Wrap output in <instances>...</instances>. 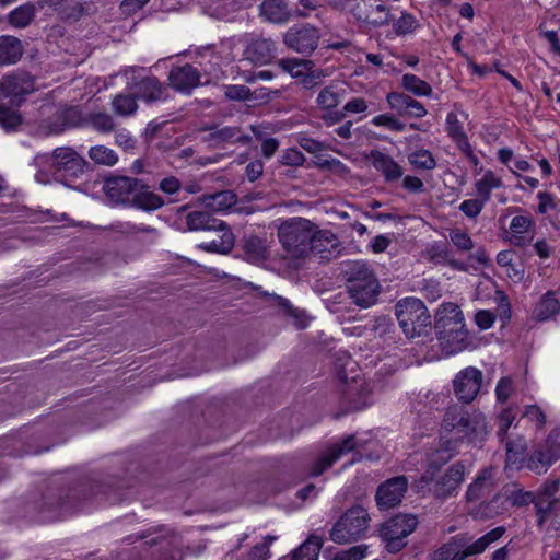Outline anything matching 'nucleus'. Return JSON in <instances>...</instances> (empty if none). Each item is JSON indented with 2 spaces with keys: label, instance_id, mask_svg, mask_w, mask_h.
<instances>
[{
  "label": "nucleus",
  "instance_id": "obj_11",
  "mask_svg": "<svg viewBox=\"0 0 560 560\" xmlns=\"http://www.w3.org/2000/svg\"><path fill=\"white\" fill-rule=\"evenodd\" d=\"M202 131H208L203 141L213 148H223L226 144L246 145L252 141L250 136L245 133L240 126L211 125L205 126Z\"/></svg>",
  "mask_w": 560,
  "mask_h": 560
},
{
  "label": "nucleus",
  "instance_id": "obj_43",
  "mask_svg": "<svg viewBox=\"0 0 560 560\" xmlns=\"http://www.w3.org/2000/svg\"><path fill=\"white\" fill-rule=\"evenodd\" d=\"M319 536L311 535L294 552L292 560H316L323 546Z\"/></svg>",
  "mask_w": 560,
  "mask_h": 560
},
{
  "label": "nucleus",
  "instance_id": "obj_51",
  "mask_svg": "<svg viewBox=\"0 0 560 560\" xmlns=\"http://www.w3.org/2000/svg\"><path fill=\"white\" fill-rule=\"evenodd\" d=\"M408 161L416 168L433 170L436 166L434 156L429 150H417L408 155Z\"/></svg>",
  "mask_w": 560,
  "mask_h": 560
},
{
  "label": "nucleus",
  "instance_id": "obj_55",
  "mask_svg": "<svg viewBox=\"0 0 560 560\" xmlns=\"http://www.w3.org/2000/svg\"><path fill=\"white\" fill-rule=\"evenodd\" d=\"M395 33L399 36L412 33L418 27V21L416 18L408 13L401 12V15L393 24Z\"/></svg>",
  "mask_w": 560,
  "mask_h": 560
},
{
  "label": "nucleus",
  "instance_id": "obj_16",
  "mask_svg": "<svg viewBox=\"0 0 560 560\" xmlns=\"http://www.w3.org/2000/svg\"><path fill=\"white\" fill-rule=\"evenodd\" d=\"M408 488L406 476H396L381 483L375 493V502L380 510H389L397 506Z\"/></svg>",
  "mask_w": 560,
  "mask_h": 560
},
{
  "label": "nucleus",
  "instance_id": "obj_17",
  "mask_svg": "<svg viewBox=\"0 0 560 560\" xmlns=\"http://www.w3.org/2000/svg\"><path fill=\"white\" fill-rule=\"evenodd\" d=\"M140 180L128 176H112L105 179L103 190L106 197L117 205H129Z\"/></svg>",
  "mask_w": 560,
  "mask_h": 560
},
{
  "label": "nucleus",
  "instance_id": "obj_37",
  "mask_svg": "<svg viewBox=\"0 0 560 560\" xmlns=\"http://www.w3.org/2000/svg\"><path fill=\"white\" fill-rule=\"evenodd\" d=\"M236 195L231 190H222L212 195H205L201 198L202 203L215 212L229 210L236 203Z\"/></svg>",
  "mask_w": 560,
  "mask_h": 560
},
{
  "label": "nucleus",
  "instance_id": "obj_31",
  "mask_svg": "<svg viewBox=\"0 0 560 560\" xmlns=\"http://www.w3.org/2000/svg\"><path fill=\"white\" fill-rule=\"evenodd\" d=\"M24 47L22 42L11 35L0 36V65L8 66L16 63L23 56Z\"/></svg>",
  "mask_w": 560,
  "mask_h": 560
},
{
  "label": "nucleus",
  "instance_id": "obj_23",
  "mask_svg": "<svg viewBox=\"0 0 560 560\" xmlns=\"http://www.w3.org/2000/svg\"><path fill=\"white\" fill-rule=\"evenodd\" d=\"M386 102L400 116L422 118L428 114L422 103L402 92H389Z\"/></svg>",
  "mask_w": 560,
  "mask_h": 560
},
{
  "label": "nucleus",
  "instance_id": "obj_3",
  "mask_svg": "<svg viewBox=\"0 0 560 560\" xmlns=\"http://www.w3.org/2000/svg\"><path fill=\"white\" fill-rule=\"evenodd\" d=\"M345 278L350 298L358 306L366 308L376 302L380 283L366 262L354 261L349 265Z\"/></svg>",
  "mask_w": 560,
  "mask_h": 560
},
{
  "label": "nucleus",
  "instance_id": "obj_58",
  "mask_svg": "<svg viewBox=\"0 0 560 560\" xmlns=\"http://www.w3.org/2000/svg\"><path fill=\"white\" fill-rule=\"evenodd\" d=\"M451 242L463 252H469L474 248L475 243L471 237L460 229H453L450 231Z\"/></svg>",
  "mask_w": 560,
  "mask_h": 560
},
{
  "label": "nucleus",
  "instance_id": "obj_18",
  "mask_svg": "<svg viewBox=\"0 0 560 560\" xmlns=\"http://www.w3.org/2000/svg\"><path fill=\"white\" fill-rule=\"evenodd\" d=\"M435 334L441 350L446 355L462 352L469 348L471 343L465 323L457 325V327L438 330Z\"/></svg>",
  "mask_w": 560,
  "mask_h": 560
},
{
  "label": "nucleus",
  "instance_id": "obj_46",
  "mask_svg": "<svg viewBox=\"0 0 560 560\" xmlns=\"http://www.w3.org/2000/svg\"><path fill=\"white\" fill-rule=\"evenodd\" d=\"M40 513L43 521L51 522L72 513V508L70 506L69 500H62L57 504L45 503V506Z\"/></svg>",
  "mask_w": 560,
  "mask_h": 560
},
{
  "label": "nucleus",
  "instance_id": "obj_44",
  "mask_svg": "<svg viewBox=\"0 0 560 560\" xmlns=\"http://www.w3.org/2000/svg\"><path fill=\"white\" fill-rule=\"evenodd\" d=\"M401 88L415 96H431L432 86L421 78L412 73H405L401 78Z\"/></svg>",
  "mask_w": 560,
  "mask_h": 560
},
{
  "label": "nucleus",
  "instance_id": "obj_1",
  "mask_svg": "<svg viewBox=\"0 0 560 560\" xmlns=\"http://www.w3.org/2000/svg\"><path fill=\"white\" fill-rule=\"evenodd\" d=\"M443 429L454 433L457 439L466 440L477 445L482 443L489 434L486 417L479 410H467L462 406H451L446 409L443 419Z\"/></svg>",
  "mask_w": 560,
  "mask_h": 560
},
{
  "label": "nucleus",
  "instance_id": "obj_26",
  "mask_svg": "<svg viewBox=\"0 0 560 560\" xmlns=\"http://www.w3.org/2000/svg\"><path fill=\"white\" fill-rule=\"evenodd\" d=\"M495 487L494 469L487 467L480 470L474 481L468 486L465 497L468 502H477L489 495Z\"/></svg>",
  "mask_w": 560,
  "mask_h": 560
},
{
  "label": "nucleus",
  "instance_id": "obj_36",
  "mask_svg": "<svg viewBox=\"0 0 560 560\" xmlns=\"http://www.w3.org/2000/svg\"><path fill=\"white\" fill-rule=\"evenodd\" d=\"M503 495L506 499L508 510L510 506L523 508L533 503L535 494L530 491H525L517 483L506 485L502 489Z\"/></svg>",
  "mask_w": 560,
  "mask_h": 560
},
{
  "label": "nucleus",
  "instance_id": "obj_39",
  "mask_svg": "<svg viewBox=\"0 0 560 560\" xmlns=\"http://www.w3.org/2000/svg\"><path fill=\"white\" fill-rule=\"evenodd\" d=\"M502 186L501 177L497 176L493 171L487 170L482 177L475 183L476 195L485 202H488L491 199V191Z\"/></svg>",
  "mask_w": 560,
  "mask_h": 560
},
{
  "label": "nucleus",
  "instance_id": "obj_56",
  "mask_svg": "<svg viewBox=\"0 0 560 560\" xmlns=\"http://www.w3.org/2000/svg\"><path fill=\"white\" fill-rule=\"evenodd\" d=\"M516 411L513 408L503 409L498 416V438L503 441L508 430L515 420Z\"/></svg>",
  "mask_w": 560,
  "mask_h": 560
},
{
  "label": "nucleus",
  "instance_id": "obj_33",
  "mask_svg": "<svg viewBox=\"0 0 560 560\" xmlns=\"http://www.w3.org/2000/svg\"><path fill=\"white\" fill-rule=\"evenodd\" d=\"M186 225L189 231H212L224 229V221L215 219L207 211H191L186 214Z\"/></svg>",
  "mask_w": 560,
  "mask_h": 560
},
{
  "label": "nucleus",
  "instance_id": "obj_5",
  "mask_svg": "<svg viewBox=\"0 0 560 560\" xmlns=\"http://www.w3.org/2000/svg\"><path fill=\"white\" fill-rule=\"evenodd\" d=\"M371 516L363 505L347 509L334 524L330 539L339 545L351 544L365 537L370 529Z\"/></svg>",
  "mask_w": 560,
  "mask_h": 560
},
{
  "label": "nucleus",
  "instance_id": "obj_49",
  "mask_svg": "<svg viewBox=\"0 0 560 560\" xmlns=\"http://www.w3.org/2000/svg\"><path fill=\"white\" fill-rule=\"evenodd\" d=\"M58 120L61 122V127L51 128L49 133L57 135L62 132L66 128L79 126L81 121V113L78 108L70 107L59 114Z\"/></svg>",
  "mask_w": 560,
  "mask_h": 560
},
{
  "label": "nucleus",
  "instance_id": "obj_4",
  "mask_svg": "<svg viewBox=\"0 0 560 560\" xmlns=\"http://www.w3.org/2000/svg\"><path fill=\"white\" fill-rule=\"evenodd\" d=\"M466 475V467L462 462L451 465L441 476L435 479V470L430 467L413 482L417 492H423L427 488L438 499H446L457 493Z\"/></svg>",
  "mask_w": 560,
  "mask_h": 560
},
{
  "label": "nucleus",
  "instance_id": "obj_45",
  "mask_svg": "<svg viewBox=\"0 0 560 560\" xmlns=\"http://www.w3.org/2000/svg\"><path fill=\"white\" fill-rule=\"evenodd\" d=\"M88 155L95 164L103 166H114L118 162L117 153L102 144L91 147Z\"/></svg>",
  "mask_w": 560,
  "mask_h": 560
},
{
  "label": "nucleus",
  "instance_id": "obj_2",
  "mask_svg": "<svg viewBox=\"0 0 560 560\" xmlns=\"http://www.w3.org/2000/svg\"><path fill=\"white\" fill-rule=\"evenodd\" d=\"M504 533V527H495L471 544H469L466 535L453 536L431 553L430 560H466L468 557L482 553L490 545L498 541Z\"/></svg>",
  "mask_w": 560,
  "mask_h": 560
},
{
  "label": "nucleus",
  "instance_id": "obj_22",
  "mask_svg": "<svg viewBox=\"0 0 560 560\" xmlns=\"http://www.w3.org/2000/svg\"><path fill=\"white\" fill-rule=\"evenodd\" d=\"M312 250L319 256L320 259L330 260L340 253V241L330 230H317L313 228L312 233Z\"/></svg>",
  "mask_w": 560,
  "mask_h": 560
},
{
  "label": "nucleus",
  "instance_id": "obj_53",
  "mask_svg": "<svg viewBox=\"0 0 560 560\" xmlns=\"http://www.w3.org/2000/svg\"><path fill=\"white\" fill-rule=\"evenodd\" d=\"M316 103L322 109H332L339 105L340 95L334 85H328L319 92Z\"/></svg>",
  "mask_w": 560,
  "mask_h": 560
},
{
  "label": "nucleus",
  "instance_id": "obj_42",
  "mask_svg": "<svg viewBox=\"0 0 560 560\" xmlns=\"http://www.w3.org/2000/svg\"><path fill=\"white\" fill-rule=\"evenodd\" d=\"M455 110L450 112L446 116V132L454 140L463 139L467 135L464 130L463 120L460 117L466 120L468 115L458 108L457 104L454 105Z\"/></svg>",
  "mask_w": 560,
  "mask_h": 560
},
{
  "label": "nucleus",
  "instance_id": "obj_28",
  "mask_svg": "<svg viewBox=\"0 0 560 560\" xmlns=\"http://www.w3.org/2000/svg\"><path fill=\"white\" fill-rule=\"evenodd\" d=\"M244 258L252 264H261L269 257L267 240L255 234H246L242 240Z\"/></svg>",
  "mask_w": 560,
  "mask_h": 560
},
{
  "label": "nucleus",
  "instance_id": "obj_54",
  "mask_svg": "<svg viewBox=\"0 0 560 560\" xmlns=\"http://www.w3.org/2000/svg\"><path fill=\"white\" fill-rule=\"evenodd\" d=\"M277 300H278L279 306H281L284 310L287 315H289L292 318H294V325L299 329H303V328H305L307 326L308 318H307V316L305 315L304 312L299 311L298 308H294L291 305L290 301L284 299V298L277 296Z\"/></svg>",
  "mask_w": 560,
  "mask_h": 560
},
{
  "label": "nucleus",
  "instance_id": "obj_14",
  "mask_svg": "<svg viewBox=\"0 0 560 560\" xmlns=\"http://www.w3.org/2000/svg\"><path fill=\"white\" fill-rule=\"evenodd\" d=\"M483 375L474 366L459 371L453 380V388L457 398L465 402H471L480 392Z\"/></svg>",
  "mask_w": 560,
  "mask_h": 560
},
{
  "label": "nucleus",
  "instance_id": "obj_9",
  "mask_svg": "<svg viewBox=\"0 0 560 560\" xmlns=\"http://www.w3.org/2000/svg\"><path fill=\"white\" fill-rule=\"evenodd\" d=\"M144 71L141 67H130L124 71L128 78V89L147 103L165 101L168 97L167 86L154 75H142Z\"/></svg>",
  "mask_w": 560,
  "mask_h": 560
},
{
  "label": "nucleus",
  "instance_id": "obj_62",
  "mask_svg": "<svg viewBox=\"0 0 560 560\" xmlns=\"http://www.w3.org/2000/svg\"><path fill=\"white\" fill-rule=\"evenodd\" d=\"M514 392L513 382L510 377H501L495 387L497 400L505 404Z\"/></svg>",
  "mask_w": 560,
  "mask_h": 560
},
{
  "label": "nucleus",
  "instance_id": "obj_6",
  "mask_svg": "<svg viewBox=\"0 0 560 560\" xmlns=\"http://www.w3.org/2000/svg\"><path fill=\"white\" fill-rule=\"evenodd\" d=\"M314 224L303 218H291L278 228V238L283 249L292 258H302L312 250Z\"/></svg>",
  "mask_w": 560,
  "mask_h": 560
},
{
  "label": "nucleus",
  "instance_id": "obj_48",
  "mask_svg": "<svg viewBox=\"0 0 560 560\" xmlns=\"http://www.w3.org/2000/svg\"><path fill=\"white\" fill-rule=\"evenodd\" d=\"M136 96L119 94L116 95L112 102L113 109L115 114L120 116H130L135 114L138 109V104L136 102Z\"/></svg>",
  "mask_w": 560,
  "mask_h": 560
},
{
  "label": "nucleus",
  "instance_id": "obj_32",
  "mask_svg": "<svg viewBox=\"0 0 560 560\" xmlns=\"http://www.w3.org/2000/svg\"><path fill=\"white\" fill-rule=\"evenodd\" d=\"M165 205L164 199L151 191L149 187L140 180V186L135 191L130 206L144 211H155Z\"/></svg>",
  "mask_w": 560,
  "mask_h": 560
},
{
  "label": "nucleus",
  "instance_id": "obj_63",
  "mask_svg": "<svg viewBox=\"0 0 560 560\" xmlns=\"http://www.w3.org/2000/svg\"><path fill=\"white\" fill-rule=\"evenodd\" d=\"M304 161L305 156L296 148L287 149L281 156V163L289 166L303 165Z\"/></svg>",
  "mask_w": 560,
  "mask_h": 560
},
{
  "label": "nucleus",
  "instance_id": "obj_64",
  "mask_svg": "<svg viewBox=\"0 0 560 560\" xmlns=\"http://www.w3.org/2000/svg\"><path fill=\"white\" fill-rule=\"evenodd\" d=\"M544 447L556 460L560 458V429H555L549 433Z\"/></svg>",
  "mask_w": 560,
  "mask_h": 560
},
{
  "label": "nucleus",
  "instance_id": "obj_35",
  "mask_svg": "<svg viewBox=\"0 0 560 560\" xmlns=\"http://www.w3.org/2000/svg\"><path fill=\"white\" fill-rule=\"evenodd\" d=\"M560 312V302L553 291L546 292L533 310V317L546 322Z\"/></svg>",
  "mask_w": 560,
  "mask_h": 560
},
{
  "label": "nucleus",
  "instance_id": "obj_25",
  "mask_svg": "<svg viewBox=\"0 0 560 560\" xmlns=\"http://www.w3.org/2000/svg\"><path fill=\"white\" fill-rule=\"evenodd\" d=\"M259 16L271 24H284L292 18L288 0H260Z\"/></svg>",
  "mask_w": 560,
  "mask_h": 560
},
{
  "label": "nucleus",
  "instance_id": "obj_47",
  "mask_svg": "<svg viewBox=\"0 0 560 560\" xmlns=\"http://www.w3.org/2000/svg\"><path fill=\"white\" fill-rule=\"evenodd\" d=\"M86 122L101 133L112 132L116 127L114 118L109 114L102 112L89 114Z\"/></svg>",
  "mask_w": 560,
  "mask_h": 560
},
{
  "label": "nucleus",
  "instance_id": "obj_21",
  "mask_svg": "<svg viewBox=\"0 0 560 560\" xmlns=\"http://www.w3.org/2000/svg\"><path fill=\"white\" fill-rule=\"evenodd\" d=\"M354 448V435L347 436L340 443L329 447L317 460L314 462L311 468V475L314 477L322 475L325 470L331 467L334 463Z\"/></svg>",
  "mask_w": 560,
  "mask_h": 560
},
{
  "label": "nucleus",
  "instance_id": "obj_41",
  "mask_svg": "<svg viewBox=\"0 0 560 560\" xmlns=\"http://www.w3.org/2000/svg\"><path fill=\"white\" fill-rule=\"evenodd\" d=\"M556 462V458L542 446L535 450L526 460V467L541 475Z\"/></svg>",
  "mask_w": 560,
  "mask_h": 560
},
{
  "label": "nucleus",
  "instance_id": "obj_57",
  "mask_svg": "<svg viewBox=\"0 0 560 560\" xmlns=\"http://www.w3.org/2000/svg\"><path fill=\"white\" fill-rule=\"evenodd\" d=\"M376 127H385L392 131H404L405 124L390 114H381L373 117L371 121Z\"/></svg>",
  "mask_w": 560,
  "mask_h": 560
},
{
  "label": "nucleus",
  "instance_id": "obj_40",
  "mask_svg": "<svg viewBox=\"0 0 560 560\" xmlns=\"http://www.w3.org/2000/svg\"><path fill=\"white\" fill-rule=\"evenodd\" d=\"M526 441L523 438L509 440L506 442V467L520 469L523 466L524 453L526 451Z\"/></svg>",
  "mask_w": 560,
  "mask_h": 560
},
{
  "label": "nucleus",
  "instance_id": "obj_38",
  "mask_svg": "<svg viewBox=\"0 0 560 560\" xmlns=\"http://www.w3.org/2000/svg\"><path fill=\"white\" fill-rule=\"evenodd\" d=\"M36 16V5L31 2H26L8 14V22L15 28L27 27Z\"/></svg>",
  "mask_w": 560,
  "mask_h": 560
},
{
  "label": "nucleus",
  "instance_id": "obj_24",
  "mask_svg": "<svg viewBox=\"0 0 560 560\" xmlns=\"http://www.w3.org/2000/svg\"><path fill=\"white\" fill-rule=\"evenodd\" d=\"M275 42L261 36L252 38L244 50L245 59L255 65H267L275 58Z\"/></svg>",
  "mask_w": 560,
  "mask_h": 560
},
{
  "label": "nucleus",
  "instance_id": "obj_20",
  "mask_svg": "<svg viewBox=\"0 0 560 560\" xmlns=\"http://www.w3.org/2000/svg\"><path fill=\"white\" fill-rule=\"evenodd\" d=\"M200 78L199 70L189 63L172 67L167 77L172 89L187 95L200 85Z\"/></svg>",
  "mask_w": 560,
  "mask_h": 560
},
{
  "label": "nucleus",
  "instance_id": "obj_34",
  "mask_svg": "<svg viewBox=\"0 0 560 560\" xmlns=\"http://www.w3.org/2000/svg\"><path fill=\"white\" fill-rule=\"evenodd\" d=\"M221 235L211 242L200 243L198 247L208 253L228 255L232 252L235 244V236L229 225L224 222V229H218Z\"/></svg>",
  "mask_w": 560,
  "mask_h": 560
},
{
  "label": "nucleus",
  "instance_id": "obj_15",
  "mask_svg": "<svg viewBox=\"0 0 560 560\" xmlns=\"http://www.w3.org/2000/svg\"><path fill=\"white\" fill-rule=\"evenodd\" d=\"M51 167L63 176L78 177L84 173L88 162L71 148H56L51 153Z\"/></svg>",
  "mask_w": 560,
  "mask_h": 560
},
{
  "label": "nucleus",
  "instance_id": "obj_30",
  "mask_svg": "<svg viewBox=\"0 0 560 560\" xmlns=\"http://www.w3.org/2000/svg\"><path fill=\"white\" fill-rule=\"evenodd\" d=\"M465 323L462 310L455 303L442 304L435 314L434 329L443 330L444 328L457 327V325Z\"/></svg>",
  "mask_w": 560,
  "mask_h": 560
},
{
  "label": "nucleus",
  "instance_id": "obj_19",
  "mask_svg": "<svg viewBox=\"0 0 560 560\" xmlns=\"http://www.w3.org/2000/svg\"><path fill=\"white\" fill-rule=\"evenodd\" d=\"M39 9L49 10L65 22H77L88 14L89 5L77 0H37Z\"/></svg>",
  "mask_w": 560,
  "mask_h": 560
},
{
  "label": "nucleus",
  "instance_id": "obj_7",
  "mask_svg": "<svg viewBox=\"0 0 560 560\" xmlns=\"http://www.w3.org/2000/svg\"><path fill=\"white\" fill-rule=\"evenodd\" d=\"M396 317L407 338L427 332L431 325L430 313L424 303L416 298H406L396 304Z\"/></svg>",
  "mask_w": 560,
  "mask_h": 560
},
{
  "label": "nucleus",
  "instance_id": "obj_8",
  "mask_svg": "<svg viewBox=\"0 0 560 560\" xmlns=\"http://www.w3.org/2000/svg\"><path fill=\"white\" fill-rule=\"evenodd\" d=\"M418 526V518L412 514H397L381 524L378 536L390 553H396L407 546V537Z\"/></svg>",
  "mask_w": 560,
  "mask_h": 560
},
{
  "label": "nucleus",
  "instance_id": "obj_59",
  "mask_svg": "<svg viewBox=\"0 0 560 560\" xmlns=\"http://www.w3.org/2000/svg\"><path fill=\"white\" fill-rule=\"evenodd\" d=\"M21 124L19 113L4 104H0V126L7 130L13 129Z\"/></svg>",
  "mask_w": 560,
  "mask_h": 560
},
{
  "label": "nucleus",
  "instance_id": "obj_50",
  "mask_svg": "<svg viewBox=\"0 0 560 560\" xmlns=\"http://www.w3.org/2000/svg\"><path fill=\"white\" fill-rule=\"evenodd\" d=\"M310 60H300L295 58H285L278 61V66L293 78L303 77L310 69Z\"/></svg>",
  "mask_w": 560,
  "mask_h": 560
},
{
  "label": "nucleus",
  "instance_id": "obj_52",
  "mask_svg": "<svg viewBox=\"0 0 560 560\" xmlns=\"http://www.w3.org/2000/svg\"><path fill=\"white\" fill-rule=\"evenodd\" d=\"M557 500H548L545 498H541V495H536L533 504L536 510L537 515V525L539 527H542L547 520L549 518L551 511L556 504Z\"/></svg>",
  "mask_w": 560,
  "mask_h": 560
},
{
  "label": "nucleus",
  "instance_id": "obj_61",
  "mask_svg": "<svg viewBox=\"0 0 560 560\" xmlns=\"http://www.w3.org/2000/svg\"><path fill=\"white\" fill-rule=\"evenodd\" d=\"M368 545L361 544L350 547L347 550L339 551L335 555L334 560H361L365 557Z\"/></svg>",
  "mask_w": 560,
  "mask_h": 560
},
{
  "label": "nucleus",
  "instance_id": "obj_10",
  "mask_svg": "<svg viewBox=\"0 0 560 560\" xmlns=\"http://www.w3.org/2000/svg\"><path fill=\"white\" fill-rule=\"evenodd\" d=\"M35 90L34 78L23 71L5 75L0 81V95L13 106H20L27 94Z\"/></svg>",
  "mask_w": 560,
  "mask_h": 560
},
{
  "label": "nucleus",
  "instance_id": "obj_12",
  "mask_svg": "<svg viewBox=\"0 0 560 560\" xmlns=\"http://www.w3.org/2000/svg\"><path fill=\"white\" fill-rule=\"evenodd\" d=\"M352 14L358 21L375 27L388 25L392 21L390 8L380 0H353Z\"/></svg>",
  "mask_w": 560,
  "mask_h": 560
},
{
  "label": "nucleus",
  "instance_id": "obj_27",
  "mask_svg": "<svg viewBox=\"0 0 560 560\" xmlns=\"http://www.w3.org/2000/svg\"><path fill=\"white\" fill-rule=\"evenodd\" d=\"M369 159L374 168L383 174L385 182L393 183L402 177V167L390 155L372 150Z\"/></svg>",
  "mask_w": 560,
  "mask_h": 560
},
{
  "label": "nucleus",
  "instance_id": "obj_13",
  "mask_svg": "<svg viewBox=\"0 0 560 560\" xmlns=\"http://www.w3.org/2000/svg\"><path fill=\"white\" fill-rule=\"evenodd\" d=\"M319 37V31L316 27L303 24L290 27L283 36V42L289 48L300 54H311L317 48Z\"/></svg>",
  "mask_w": 560,
  "mask_h": 560
},
{
  "label": "nucleus",
  "instance_id": "obj_29",
  "mask_svg": "<svg viewBox=\"0 0 560 560\" xmlns=\"http://www.w3.org/2000/svg\"><path fill=\"white\" fill-rule=\"evenodd\" d=\"M508 511L506 499L502 490L490 500L482 501L470 510V515L477 520H490L504 514Z\"/></svg>",
  "mask_w": 560,
  "mask_h": 560
},
{
  "label": "nucleus",
  "instance_id": "obj_60",
  "mask_svg": "<svg viewBox=\"0 0 560 560\" xmlns=\"http://www.w3.org/2000/svg\"><path fill=\"white\" fill-rule=\"evenodd\" d=\"M486 203L480 198L466 199L459 205V210L466 217L475 219L480 214Z\"/></svg>",
  "mask_w": 560,
  "mask_h": 560
}]
</instances>
